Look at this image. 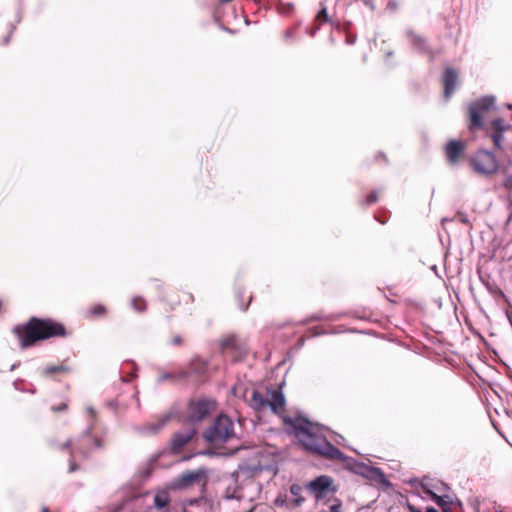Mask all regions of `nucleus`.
Returning <instances> with one entry per match:
<instances>
[{"instance_id": "39", "label": "nucleus", "mask_w": 512, "mask_h": 512, "mask_svg": "<svg viewBox=\"0 0 512 512\" xmlns=\"http://www.w3.org/2000/svg\"><path fill=\"white\" fill-rule=\"evenodd\" d=\"M41 512H51L47 507H43Z\"/></svg>"}, {"instance_id": "16", "label": "nucleus", "mask_w": 512, "mask_h": 512, "mask_svg": "<svg viewBox=\"0 0 512 512\" xmlns=\"http://www.w3.org/2000/svg\"><path fill=\"white\" fill-rule=\"evenodd\" d=\"M187 377H189V372L185 369H179L174 372L161 374L159 377V381L160 382L167 381V380L179 381V380L186 379Z\"/></svg>"}, {"instance_id": "20", "label": "nucleus", "mask_w": 512, "mask_h": 512, "mask_svg": "<svg viewBox=\"0 0 512 512\" xmlns=\"http://www.w3.org/2000/svg\"><path fill=\"white\" fill-rule=\"evenodd\" d=\"M170 502L169 493L165 490L158 491L154 496V506L157 509L166 507Z\"/></svg>"}, {"instance_id": "38", "label": "nucleus", "mask_w": 512, "mask_h": 512, "mask_svg": "<svg viewBox=\"0 0 512 512\" xmlns=\"http://www.w3.org/2000/svg\"><path fill=\"white\" fill-rule=\"evenodd\" d=\"M427 512H438V510L433 507H429L427 508Z\"/></svg>"}, {"instance_id": "24", "label": "nucleus", "mask_w": 512, "mask_h": 512, "mask_svg": "<svg viewBox=\"0 0 512 512\" xmlns=\"http://www.w3.org/2000/svg\"><path fill=\"white\" fill-rule=\"evenodd\" d=\"M200 477V474L198 472H188L181 476V483L183 485H190L194 482H196Z\"/></svg>"}, {"instance_id": "14", "label": "nucleus", "mask_w": 512, "mask_h": 512, "mask_svg": "<svg viewBox=\"0 0 512 512\" xmlns=\"http://www.w3.org/2000/svg\"><path fill=\"white\" fill-rule=\"evenodd\" d=\"M169 416H164L156 422L143 424L139 431L144 435H153L158 433L164 425L168 422Z\"/></svg>"}, {"instance_id": "19", "label": "nucleus", "mask_w": 512, "mask_h": 512, "mask_svg": "<svg viewBox=\"0 0 512 512\" xmlns=\"http://www.w3.org/2000/svg\"><path fill=\"white\" fill-rule=\"evenodd\" d=\"M107 308L103 304H94L86 312V317L89 319H95L105 316Z\"/></svg>"}, {"instance_id": "22", "label": "nucleus", "mask_w": 512, "mask_h": 512, "mask_svg": "<svg viewBox=\"0 0 512 512\" xmlns=\"http://www.w3.org/2000/svg\"><path fill=\"white\" fill-rule=\"evenodd\" d=\"M321 6H322L321 10L317 13V15L315 17V22L319 26L324 23L330 22L326 6L324 4H321Z\"/></svg>"}, {"instance_id": "33", "label": "nucleus", "mask_w": 512, "mask_h": 512, "mask_svg": "<svg viewBox=\"0 0 512 512\" xmlns=\"http://www.w3.org/2000/svg\"><path fill=\"white\" fill-rule=\"evenodd\" d=\"M171 342L175 346H180L183 343V339L180 335H175L173 336Z\"/></svg>"}, {"instance_id": "9", "label": "nucleus", "mask_w": 512, "mask_h": 512, "mask_svg": "<svg viewBox=\"0 0 512 512\" xmlns=\"http://www.w3.org/2000/svg\"><path fill=\"white\" fill-rule=\"evenodd\" d=\"M474 170L481 174H492L496 172L498 163L495 156L488 151H478L471 160Z\"/></svg>"}, {"instance_id": "6", "label": "nucleus", "mask_w": 512, "mask_h": 512, "mask_svg": "<svg viewBox=\"0 0 512 512\" xmlns=\"http://www.w3.org/2000/svg\"><path fill=\"white\" fill-rule=\"evenodd\" d=\"M216 408V402L206 398L192 399L187 407V419L195 425L208 417Z\"/></svg>"}, {"instance_id": "17", "label": "nucleus", "mask_w": 512, "mask_h": 512, "mask_svg": "<svg viewBox=\"0 0 512 512\" xmlns=\"http://www.w3.org/2000/svg\"><path fill=\"white\" fill-rule=\"evenodd\" d=\"M207 365L205 361L202 359L196 358L193 359L189 365V368L186 369L189 372V376L192 374H196L198 376L203 375L206 372Z\"/></svg>"}, {"instance_id": "31", "label": "nucleus", "mask_w": 512, "mask_h": 512, "mask_svg": "<svg viewBox=\"0 0 512 512\" xmlns=\"http://www.w3.org/2000/svg\"><path fill=\"white\" fill-rule=\"evenodd\" d=\"M67 408H68L67 403L62 402V403H61V404H59V405L52 406V407H51V410H52L53 412L57 413V412L65 411V410H67Z\"/></svg>"}, {"instance_id": "30", "label": "nucleus", "mask_w": 512, "mask_h": 512, "mask_svg": "<svg viewBox=\"0 0 512 512\" xmlns=\"http://www.w3.org/2000/svg\"><path fill=\"white\" fill-rule=\"evenodd\" d=\"M357 40V36L356 34H353L351 32H347L346 33V39H345V42L348 44V45H353L355 44Z\"/></svg>"}, {"instance_id": "7", "label": "nucleus", "mask_w": 512, "mask_h": 512, "mask_svg": "<svg viewBox=\"0 0 512 512\" xmlns=\"http://www.w3.org/2000/svg\"><path fill=\"white\" fill-rule=\"evenodd\" d=\"M494 106L493 97H483L469 105L470 115L469 129L475 130L482 127V116Z\"/></svg>"}, {"instance_id": "10", "label": "nucleus", "mask_w": 512, "mask_h": 512, "mask_svg": "<svg viewBox=\"0 0 512 512\" xmlns=\"http://www.w3.org/2000/svg\"><path fill=\"white\" fill-rule=\"evenodd\" d=\"M422 492L429 496L443 512H455L457 504L454 502L451 496L442 493L441 495L435 493L429 486L427 480H422L420 483Z\"/></svg>"}, {"instance_id": "21", "label": "nucleus", "mask_w": 512, "mask_h": 512, "mask_svg": "<svg viewBox=\"0 0 512 512\" xmlns=\"http://www.w3.org/2000/svg\"><path fill=\"white\" fill-rule=\"evenodd\" d=\"M131 305L136 312L142 313L147 309V302L140 296H135L131 300Z\"/></svg>"}, {"instance_id": "25", "label": "nucleus", "mask_w": 512, "mask_h": 512, "mask_svg": "<svg viewBox=\"0 0 512 512\" xmlns=\"http://www.w3.org/2000/svg\"><path fill=\"white\" fill-rule=\"evenodd\" d=\"M301 491H302V488L301 486L297 485V484H293L291 487H290V492L293 496H295V504L297 506H300L303 502H304V498L300 495L301 494Z\"/></svg>"}, {"instance_id": "1", "label": "nucleus", "mask_w": 512, "mask_h": 512, "mask_svg": "<svg viewBox=\"0 0 512 512\" xmlns=\"http://www.w3.org/2000/svg\"><path fill=\"white\" fill-rule=\"evenodd\" d=\"M249 405L258 412L270 408L274 414L280 416L284 425L292 429L295 437L307 452L327 460L341 462L346 460L345 454L326 439L321 426L303 416L285 415V397L280 389L269 390L267 397L254 390L249 399Z\"/></svg>"}, {"instance_id": "28", "label": "nucleus", "mask_w": 512, "mask_h": 512, "mask_svg": "<svg viewBox=\"0 0 512 512\" xmlns=\"http://www.w3.org/2000/svg\"><path fill=\"white\" fill-rule=\"evenodd\" d=\"M377 201H378V192L372 191L366 196V198L364 200V205L370 206V205L376 203Z\"/></svg>"}, {"instance_id": "2", "label": "nucleus", "mask_w": 512, "mask_h": 512, "mask_svg": "<svg viewBox=\"0 0 512 512\" xmlns=\"http://www.w3.org/2000/svg\"><path fill=\"white\" fill-rule=\"evenodd\" d=\"M21 349L35 346L38 342L50 338L67 336L65 326L52 318L32 316L25 323L18 324L12 329Z\"/></svg>"}, {"instance_id": "18", "label": "nucleus", "mask_w": 512, "mask_h": 512, "mask_svg": "<svg viewBox=\"0 0 512 512\" xmlns=\"http://www.w3.org/2000/svg\"><path fill=\"white\" fill-rule=\"evenodd\" d=\"M71 371L70 367L67 366V365H64V364H61V365H49L47 367H45L43 370H42V374L46 377H51L53 376L54 374H57V373H69Z\"/></svg>"}, {"instance_id": "36", "label": "nucleus", "mask_w": 512, "mask_h": 512, "mask_svg": "<svg viewBox=\"0 0 512 512\" xmlns=\"http://www.w3.org/2000/svg\"><path fill=\"white\" fill-rule=\"evenodd\" d=\"M351 25H352V24H351V22H346V23L343 25V31H344L345 33L350 32Z\"/></svg>"}, {"instance_id": "26", "label": "nucleus", "mask_w": 512, "mask_h": 512, "mask_svg": "<svg viewBox=\"0 0 512 512\" xmlns=\"http://www.w3.org/2000/svg\"><path fill=\"white\" fill-rule=\"evenodd\" d=\"M422 480H427L428 483H429V486L430 488L436 493L439 492V493H444L445 491H447L449 489V487L444 484L443 482H437V483H433L431 479L425 477L423 478Z\"/></svg>"}, {"instance_id": "32", "label": "nucleus", "mask_w": 512, "mask_h": 512, "mask_svg": "<svg viewBox=\"0 0 512 512\" xmlns=\"http://www.w3.org/2000/svg\"><path fill=\"white\" fill-rule=\"evenodd\" d=\"M413 42H414V44L418 45L419 47L424 48V44H425L424 38H422L420 36H415L413 38Z\"/></svg>"}, {"instance_id": "15", "label": "nucleus", "mask_w": 512, "mask_h": 512, "mask_svg": "<svg viewBox=\"0 0 512 512\" xmlns=\"http://www.w3.org/2000/svg\"><path fill=\"white\" fill-rule=\"evenodd\" d=\"M16 30V26L12 22L4 23L0 26V45L7 46L11 37Z\"/></svg>"}, {"instance_id": "12", "label": "nucleus", "mask_w": 512, "mask_h": 512, "mask_svg": "<svg viewBox=\"0 0 512 512\" xmlns=\"http://www.w3.org/2000/svg\"><path fill=\"white\" fill-rule=\"evenodd\" d=\"M465 143L460 140H450L445 145L444 151L447 161L451 165H455L458 163L460 157L464 153Z\"/></svg>"}, {"instance_id": "35", "label": "nucleus", "mask_w": 512, "mask_h": 512, "mask_svg": "<svg viewBox=\"0 0 512 512\" xmlns=\"http://www.w3.org/2000/svg\"><path fill=\"white\" fill-rule=\"evenodd\" d=\"M407 508L410 512H422L419 508H416L415 506H413L412 504L408 503L407 504Z\"/></svg>"}, {"instance_id": "34", "label": "nucleus", "mask_w": 512, "mask_h": 512, "mask_svg": "<svg viewBox=\"0 0 512 512\" xmlns=\"http://www.w3.org/2000/svg\"><path fill=\"white\" fill-rule=\"evenodd\" d=\"M330 512H342V505L340 502L331 505Z\"/></svg>"}, {"instance_id": "8", "label": "nucleus", "mask_w": 512, "mask_h": 512, "mask_svg": "<svg viewBox=\"0 0 512 512\" xmlns=\"http://www.w3.org/2000/svg\"><path fill=\"white\" fill-rule=\"evenodd\" d=\"M306 489L315 497L316 500H320L337 491L333 479L327 475L318 476L308 482L306 484Z\"/></svg>"}, {"instance_id": "29", "label": "nucleus", "mask_w": 512, "mask_h": 512, "mask_svg": "<svg viewBox=\"0 0 512 512\" xmlns=\"http://www.w3.org/2000/svg\"><path fill=\"white\" fill-rule=\"evenodd\" d=\"M491 137H492V141H493L494 145L500 149L502 147L501 143L503 140V133L502 132H494Z\"/></svg>"}, {"instance_id": "3", "label": "nucleus", "mask_w": 512, "mask_h": 512, "mask_svg": "<svg viewBox=\"0 0 512 512\" xmlns=\"http://www.w3.org/2000/svg\"><path fill=\"white\" fill-rule=\"evenodd\" d=\"M71 446V441L67 440L58 444L56 448L59 450H68L70 452L68 472L74 473L80 470V465L76 462V455H80L83 459H87L90 455V452L94 449L102 448L104 446V442L102 438L87 433L81 438L80 443L76 449H72Z\"/></svg>"}, {"instance_id": "11", "label": "nucleus", "mask_w": 512, "mask_h": 512, "mask_svg": "<svg viewBox=\"0 0 512 512\" xmlns=\"http://www.w3.org/2000/svg\"><path fill=\"white\" fill-rule=\"evenodd\" d=\"M196 434L194 427H189L185 431L176 432L170 440L171 451L175 454L180 453L183 448L193 439Z\"/></svg>"}, {"instance_id": "37", "label": "nucleus", "mask_w": 512, "mask_h": 512, "mask_svg": "<svg viewBox=\"0 0 512 512\" xmlns=\"http://www.w3.org/2000/svg\"><path fill=\"white\" fill-rule=\"evenodd\" d=\"M364 4L369 6L372 10L374 9V5L372 0H363Z\"/></svg>"}, {"instance_id": "27", "label": "nucleus", "mask_w": 512, "mask_h": 512, "mask_svg": "<svg viewBox=\"0 0 512 512\" xmlns=\"http://www.w3.org/2000/svg\"><path fill=\"white\" fill-rule=\"evenodd\" d=\"M492 127L494 129V132L503 133L508 126L504 124V121L502 119L498 118L492 122Z\"/></svg>"}, {"instance_id": "13", "label": "nucleus", "mask_w": 512, "mask_h": 512, "mask_svg": "<svg viewBox=\"0 0 512 512\" xmlns=\"http://www.w3.org/2000/svg\"><path fill=\"white\" fill-rule=\"evenodd\" d=\"M459 83L458 72L454 68H446L443 75L444 97L449 99Z\"/></svg>"}, {"instance_id": "4", "label": "nucleus", "mask_w": 512, "mask_h": 512, "mask_svg": "<svg viewBox=\"0 0 512 512\" xmlns=\"http://www.w3.org/2000/svg\"><path fill=\"white\" fill-rule=\"evenodd\" d=\"M234 423L227 415H219L203 433L205 441L218 446L235 438Z\"/></svg>"}, {"instance_id": "5", "label": "nucleus", "mask_w": 512, "mask_h": 512, "mask_svg": "<svg viewBox=\"0 0 512 512\" xmlns=\"http://www.w3.org/2000/svg\"><path fill=\"white\" fill-rule=\"evenodd\" d=\"M223 353L232 357L234 361L243 360L249 353V345L245 338L236 334L225 335L220 340Z\"/></svg>"}, {"instance_id": "23", "label": "nucleus", "mask_w": 512, "mask_h": 512, "mask_svg": "<svg viewBox=\"0 0 512 512\" xmlns=\"http://www.w3.org/2000/svg\"><path fill=\"white\" fill-rule=\"evenodd\" d=\"M374 163L386 164L387 158L383 153L377 152L371 158L366 160V165L368 167L372 166Z\"/></svg>"}]
</instances>
